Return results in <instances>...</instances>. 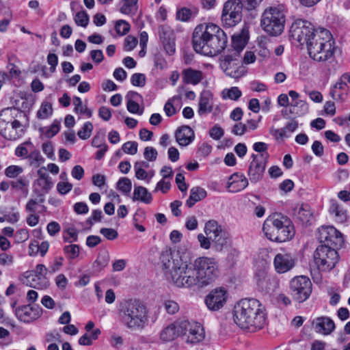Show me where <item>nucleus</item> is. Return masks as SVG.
Returning a JSON list of instances; mask_svg holds the SVG:
<instances>
[{"instance_id":"f257e3e1","label":"nucleus","mask_w":350,"mask_h":350,"mask_svg":"<svg viewBox=\"0 0 350 350\" xmlns=\"http://www.w3.org/2000/svg\"><path fill=\"white\" fill-rule=\"evenodd\" d=\"M228 38L226 33L213 23L198 25L193 33L194 50L206 56H215L226 47Z\"/></svg>"},{"instance_id":"f03ea898","label":"nucleus","mask_w":350,"mask_h":350,"mask_svg":"<svg viewBox=\"0 0 350 350\" xmlns=\"http://www.w3.org/2000/svg\"><path fill=\"white\" fill-rule=\"evenodd\" d=\"M234 321L241 329L250 332L261 329L265 323V314L256 299H245L234 308Z\"/></svg>"},{"instance_id":"7ed1b4c3","label":"nucleus","mask_w":350,"mask_h":350,"mask_svg":"<svg viewBox=\"0 0 350 350\" xmlns=\"http://www.w3.org/2000/svg\"><path fill=\"white\" fill-rule=\"evenodd\" d=\"M118 315L120 323L131 330L142 329L148 321L145 305L137 299L122 301L120 305Z\"/></svg>"},{"instance_id":"20e7f679","label":"nucleus","mask_w":350,"mask_h":350,"mask_svg":"<svg viewBox=\"0 0 350 350\" xmlns=\"http://www.w3.org/2000/svg\"><path fill=\"white\" fill-rule=\"evenodd\" d=\"M306 46L310 57L314 61L324 62L334 55V41L330 32L325 29L316 30Z\"/></svg>"},{"instance_id":"39448f33","label":"nucleus","mask_w":350,"mask_h":350,"mask_svg":"<svg viewBox=\"0 0 350 350\" xmlns=\"http://www.w3.org/2000/svg\"><path fill=\"white\" fill-rule=\"evenodd\" d=\"M262 230L269 239L277 242L290 240L295 234L291 221L282 215H274L267 218L263 224Z\"/></svg>"},{"instance_id":"423d86ee","label":"nucleus","mask_w":350,"mask_h":350,"mask_svg":"<svg viewBox=\"0 0 350 350\" xmlns=\"http://www.w3.org/2000/svg\"><path fill=\"white\" fill-rule=\"evenodd\" d=\"M166 278L177 287L191 288L198 286L193 264L189 265L182 258L175 262L174 270L166 273Z\"/></svg>"},{"instance_id":"0eeeda50","label":"nucleus","mask_w":350,"mask_h":350,"mask_svg":"<svg viewBox=\"0 0 350 350\" xmlns=\"http://www.w3.org/2000/svg\"><path fill=\"white\" fill-rule=\"evenodd\" d=\"M193 264L199 287L209 285L219 275L218 264L213 258L199 257L194 260Z\"/></svg>"},{"instance_id":"6e6552de","label":"nucleus","mask_w":350,"mask_h":350,"mask_svg":"<svg viewBox=\"0 0 350 350\" xmlns=\"http://www.w3.org/2000/svg\"><path fill=\"white\" fill-rule=\"evenodd\" d=\"M285 15L279 7L271 6L265 9L261 16L260 25L270 36L280 35L284 28Z\"/></svg>"},{"instance_id":"1a4fd4ad","label":"nucleus","mask_w":350,"mask_h":350,"mask_svg":"<svg viewBox=\"0 0 350 350\" xmlns=\"http://www.w3.org/2000/svg\"><path fill=\"white\" fill-rule=\"evenodd\" d=\"M314 262L321 271H329L334 269L339 260L337 251L332 247L321 245L317 247L313 254Z\"/></svg>"},{"instance_id":"9d476101","label":"nucleus","mask_w":350,"mask_h":350,"mask_svg":"<svg viewBox=\"0 0 350 350\" xmlns=\"http://www.w3.org/2000/svg\"><path fill=\"white\" fill-rule=\"evenodd\" d=\"M220 62L221 68L230 77L239 79L246 72L245 68L243 66V61L237 52L227 54L220 59Z\"/></svg>"},{"instance_id":"9b49d317","label":"nucleus","mask_w":350,"mask_h":350,"mask_svg":"<svg viewBox=\"0 0 350 350\" xmlns=\"http://www.w3.org/2000/svg\"><path fill=\"white\" fill-rule=\"evenodd\" d=\"M243 4L241 0H228L222 10L221 21L228 27L235 26L241 21Z\"/></svg>"},{"instance_id":"f8f14e48","label":"nucleus","mask_w":350,"mask_h":350,"mask_svg":"<svg viewBox=\"0 0 350 350\" xmlns=\"http://www.w3.org/2000/svg\"><path fill=\"white\" fill-rule=\"evenodd\" d=\"M312 25L307 21L301 19L296 20L291 27V36L298 42L301 45L306 44L307 46L309 40L316 33Z\"/></svg>"},{"instance_id":"ddd939ff","label":"nucleus","mask_w":350,"mask_h":350,"mask_svg":"<svg viewBox=\"0 0 350 350\" xmlns=\"http://www.w3.org/2000/svg\"><path fill=\"white\" fill-rule=\"evenodd\" d=\"M290 289L293 298L298 302H303L312 292V283L306 276H297L291 281Z\"/></svg>"},{"instance_id":"4468645a","label":"nucleus","mask_w":350,"mask_h":350,"mask_svg":"<svg viewBox=\"0 0 350 350\" xmlns=\"http://www.w3.org/2000/svg\"><path fill=\"white\" fill-rule=\"evenodd\" d=\"M318 239L330 247H342L344 239L342 234L333 226H321L318 230Z\"/></svg>"},{"instance_id":"2eb2a0df","label":"nucleus","mask_w":350,"mask_h":350,"mask_svg":"<svg viewBox=\"0 0 350 350\" xmlns=\"http://www.w3.org/2000/svg\"><path fill=\"white\" fill-rule=\"evenodd\" d=\"M252 157L253 159L249 166L248 176L252 183H257L263 176L269 154L262 153L258 155L253 154Z\"/></svg>"},{"instance_id":"dca6fc26","label":"nucleus","mask_w":350,"mask_h":350,"mask_svg":"<svg viewBox=\"0 0 350 350\" xmlns=\"http://www.w3.org/2000/svg\"><path fill=\"white\" fill-rule=\"evenodd\" d=\"M25 132V127L17 120L13 122H6L0 119V133L8 140H15L22 136Z\"/></svg>"},{"instance_id":"f3484780","label":"nucleus","mask_w":350,"mask_h":350,"mask_svg":"<svg viewBox=\"0 0 350 350\" xmlns=\"http://www.w3.org/2000/svg\"><path fill=\"white\" fill-rule=\"evenodd\" d=\"M227 292L224 288L212 290L205 298V303L211 310L216 311L221 308L227 299Z\"/></svg>"},{"instance_id":"a211bd4d","label":"nucleus","mask_w":350,"mask_h":350,"mask_svg":"<svg viewBox=\"0 0 350 350\" xmlns=\"http://www.w3.org/2000/svg\"><path fill=\"white\" fill-rule=\"evenodd\" d=\"M275 271L279 273H286L295 265V259L290 254H278L273 261Z\"/></svg>"},{"instance_id":"6ab92c4d","label":"nucleus","mask_w":350,"mask_h":350,"mask_svg":"<svg viewBox=\"0 0 350 350\" xmlns=\"http://www.w3.org/2000/svg\"><path fill=\"white\" fill-rule=\"evenodd\" d=\"M35 272L36 275H31L32 282L27 284L35 288H42L44 287H46L48 286V281L45 278V275L47 273V269L46 267L42 264H38L36 267Z\"/></svg>"},{"instance_id":"aec40b11","label":"nucleus","mask_w":350,"mask_h":350,"mask_svg":"<svg viewBox=\"0 0 350 350\" xmlns=\"http://www.w3.org/2000/svg\"><path fill=\"white\" fill-rule=\"evenodd\" d=\"M17 318L25 323H30L38 318L40 312L38 309L34 308L29 305L22 306L15 310Z\"/></svg>"},{"instance_id":"412c9836","label":"nucleus","mask_w":350,"mask_h":350,"mask_svg":"<svg viewBox=\"0 0 350 350\" xmlns=\"http://www.w3.org/2000/svg\"><path fill=\"white\" fill-rule=\"evenodd\" d=\"M316 332L324 335H328L335 328L334 322L329 317H321L314 319L312 322Z\"/></svg>"},{"instance_id":"4be33fe9","label":"nucleus","mask_w":350,"mask_h":350,"mask_svg":"<svg viewBox=\"0 0 350 350\" xmlns=\"http://www.w3.org/2000/svg\"><path fill=\"white\" fill-rule=\"evenodd\" d=\"M248 185V180L243 174L234 173L228 179V188L231 192H238Z\"/></svg>"},{"instance_id":"5701e85b","label":"nucleus","mask_w":350,"mask_h":350,"mask_svg":"<svg viewBox=\"0 0 350 350\" xmlns=\"http://www.w3.org/2000/svg\"><path fill=\"white\" fill-rule=\"evenodd\" d=\"M175 137L180 146H186L193 140L194 133L189 126H183L176 131Z\"/></svg>"},{"instance_id":"b1692460","label":"nucleus","mask_w":350,"mask_h":350,"mask_svg":"<svg viewBox=\"0 0 350 350\" xmlns=\"http://www.w3.org/2000/svg\"><path fill=\"white\" fill-rule=\"evenodd\" d=\"M204 78L202 71L191 68L184 69L182 72L183 83L196 85L201 82Z\"/></svg>"},{"instance_id":"393cba45","label":"nucleus","mask_w":350,"mask_h":350,"mask_svg":"<svg viewBox=\"0 0 350 350\" xmlns=\"http://www.w3.org/2000/svg\"><path fill=\"white\" fill-rule=\"evenodd\" d=\"M189 328V334L187 338V342L197 343L204 339V329L200 323L193 322L190 323Z\"/></svg>"},{"instance_id":"a878e982","label":"nucleus","mask_w":350,"mask_h":350,"mask_svg":"<svg viewBox=\"0 0 350 350\" xmlns=\"http://www.w3.org/2000/svg\"><path fill=\"white\" fill-rule=\"evenodd\" d=\"M179 258H180L177 257L176 258H173L170 251L165 250L161 252L160 260L163 269L165 271V275L166 273H169L172 270H174L175 262Z\"/></svg>"},{"instance_id":"bb28decb","label":"nucleus","mask_w":350,"mask_h":350,"mask_svg":"<svg viewBox=\"0 0 350 350\" xmlns=\"http://www.w3.org/2000/svg\"><path fill=\"white\" fill-rule=\"evenodd\" d=\"M132 200L133 201H141L145 204H150L152 197L146 188L142 186L135 185Z\"/></svg>"},{"instance_id":"cd10ccee","label":"nucleus","mask_w":350,"mask_h":350,"mask_svg":"<svg viewBox=\"0 0 350 350\" xmlns=\"http://www.w3.org/2000/svg\"><path fill=\"white\" fill-rule=\"evenodd\" d=\"M33 193L36 197L29 199L25 205V211L31 213H35L38 205L44 202V197H43V193H40L38 189H33Z\"/></svg>"},{"instance_id":"c85d7f7f","label":"nucleus","mask_w":350,"mask_h":350,"mask_svg":"<svg viewBox=\"0 0 350 350\" xmlns=\"http://www.w3.org/2000/svg\"><path fill=\"white\" fill-rule=\"evenodd\" d=\"M211 239L212 240L213 247L215 250L216 251H221L228 246L229 236L226 231L222 230L214 237L211 235Z\"/></svg>"},{"instance_id":"c756f323","label":"nucleus","mask_w":350,"mask_h":350,"mask_svg":"<svg viewBox=\"0 0 350 350\" xmlns=\"http://www.w3.org/2000/svg\"><path fill=\"white\" fill-rule=\"evenodd\" d=\"M207 196L206 190L200 187H194L190 190V196L186 201V204L192 207L197 202L205 198Z\"/></svg>"},{"instance_id":"7c9ffc66","label":"nucleus","mask_w":350,"mask_h":350,"mask_svg":"<svg viewBox=\"0 0 350 350\" xmlns=\"http://www.w3.org/2000/svg\"><path fill=\"white\" fill-rule=\"evenodd\" d=\"M293 214L302 223H308L312 217V213L308 204L297 206L293 209Z\"/></svg>"},{"instance_id":"2f4dec72","label":"nucleus","mask_w":350,"mask_h":350,"mask_svg":"<svg viewBox=\"0 0 350 350\" xmlns=\"http://www.w3.org/2000/svg\"><path fill=\"white\" fill-rule=\"evenodd\" d=\"M212 98L208 93H204L201 95L199 100L198 113L200 115L210 113L213 109Z\"/></svg>"},{"instance_id":"473e14b6","label":"nucleus","mask_w":350,"mask_h":350,"mask_svg":"<svg viewBox=\"0 0 350 350\" xmlns=\"http://www.w3.org/2000/svg\"><path fill=\"white\" fill-rule=\"evenodd\" d=\"M53 186V182L51 177L44 179H37L33 183V189H38L40 193H43V197L47 193Z\"/></svg>"},{"instance_id":"72a5a7b5","label":"nucleus","mask_w":350,"mask_h":350,"mask_svg":"<svg viewBox=\"0 0 350 350\" xmlns=\"http://www.w3.org/2000/svg\"><path fill=\"white\" fill-rule=\"evenodd\" d=\"M257 285L262 291H268L271 289V278L265 271L256 274Z\"/></svg>"},{"instance_id":"f704fd0d","label":"nucleus","mask_w":350,"mask_h":350,"mask_svg":"<svg viewBox=\"0 0 350 350\" xmlns=\"http://www.w3.org/2000/svg\"><path fill=\"white\" fill-rule=\"evenodd\" d=\"M246 44V40L241 36H234L232 38V50L230 52V53H235L237 52L239 55H240V53L245 48Z\"/></svg>"},{"instance_id":"c9c22d12","label":"nucleus","mask_w":350,"mask_h":350,"mask_svg":"<svg viewBox=\"0 0 350 350\" xmlns=\"http://www.w3.org/2000/svg\"><path fill=\"white\" fill-rule=\"evenodd\" d=\"M73 105H75L74 111L76 113H79L81 114H83L87 116L88 118H90L92 116V111L91 109H88L86 105H83L82 104L81 99L75 96L73 98Z\"/></svg>"},{"instance_id":"e433bc0d","label":"nucleus","mask_w":350,"mask_h":350,"mask_svg":"<svg viewBox=\"0 0 350 350\" xmlns=\"http://www.w3.org/2000/svg\"><path fill=\"white\" fill-rule=\"evenodd\" d=\"M222 230L221 226L215 220H210L205 224L204 232L207 236H209L210 239L211 235L214 237Z\"/></svg>"},{"instance_id":"4c0bfd02","label":"nucleus","mask_w":350,"mask_h":350,"mask_svg":"<svg viewBox=\"0 0 350 350\" xmlns=\"http://www.w3.org/2000/svg\"><path fill=\"white\" fill-rule=\"evenodd\" d=\"M29 183V182L27 178L21 176L16 180L11 181L10 186L12 189L22 191L27 195L28 193L27 187Z\"/></svg>"},{"instance_id":"58836bf2","label":"nucleus","mask_w":350,"mask_h":350,"mask_svg":"<svg viewBox=\"0 0 350 350\" xmlns=\"http://www.w3.org/2000/svg\"><path fill=\"white\" fill-rule=\"evenodd\" d=\"M291 113H295L299 116L304 115L308 111V106L304 100H297L291 105Z\"/></svg>"},{"instance_id":"ea45409f","label":"nucleus","mask_w":350,"mask_h":350,"mask_svg":"<svg viewBox=\"0 0 350 350\" xmlns=\"http://www.w3.org/2000/svg\"><path fill=\"white\" fill-rule=\"evenodd\" d=\"M159 38L161 42L174 40V34L170 27L161 25L159 28Z\"/></svg>"},{"instance_id":"a19ab883","label":"nucleus","mask_w":350,"mask_h":350,"mask_svg":"<svg viewBox=\"0 0 350 350\" xmlns=\"http://www.w3.org/2000/svg\"><path fill=\"white\" fill-rule=\"evenodd\" d=\"M177 337L175 327L172 323L164 328L161 332V338L163 341H172Z\"/></svg>"},{"instance_id":"79ce46f5","label":"nucleus","mask_w":350,"mask_h":350,"mask_svg":"<svg viewBox=\"0 0 350 350\" xmlns=\"http://www.w3.org/2000/svg\"><path fill=\"white\" fill-rule=\"evenodd\" d=\"M197 10H191L187 8H182L176 12V18L180 21H188L193 16L196 15Z\"/></svg>"},{"instance_id":"37998d69","label":"nucleus","mask_w":350,"mask_h":350,"mask_svg":"<svg viewBox=\"0 0 350 350\" xmlns=\"http://www.w3.org/2000/svg\"><path fill=\"white\" fill-rule=\"evenodd\" d=\"M53 113V108L51 103L43 102L37 111L36 116L38 119H46Z\"/></svg>"},{"instance_id":"c03bdc74","label":"nucleus","mask_w":350,"mask_h":350,"mask_svg":"<svg viewBox=\"0 0 350 350\" xmlns=\"http://www.w3.org/2000/svg\"><path fill=\"white\" fill-rule=\"evenodd\" d=\"M124 1L120 12L124 14H135L137 10V0H124Z\"/></svg>"},{"instance_id":"a18cd8bd","label":"nucleus","mask_w":350,"mask_h":350,"mask_svg":"<svg viewBox=\"0 0 350 350\" xmlns=\"http://www.w3.org/2000/svg\"><path fill=\"white\" fill-rule=\"evenodd\" d=\"M190 323L187 320H178L172 323L175 327L177 336L186 335L187 329L189 327Z\"/></svg>"},{"instance_id":"49530a36","label":"nucleus","mask_w":350,"mask_h":350,"mask_svg":"<svg viewBox=\"0 0 350 350\" xmlns=\"http://www.w3.org/2000/svg\"><path fill=\"white\" fill-rule=\"evenodd\" d=\"M92 130V124L90 122H86L81 129L78 131L77 135L81 139H87L91 136Z\"/></svg>"},{"instance_id":"de8ad7c7","label":"nucleus","mask_w":350,"mask_h":350,"mask_svg":"<svg viewBox=\"0 0 350 350\" xmlns=\"http://www.w3.org/2000/svg\"><path fill=\"white\" fill-rule=\"evenodd\" d=\"M297 122L292 120L281 129L280 134H282L283 136H286V137H289L291 134L293 133L297 129Z\"/></svg>"},{"instance_id":"09e8293b","label":"nucleus","mask_w":350,"mask_h":350,"mask_svg":"<svg viewBox=\"0 0 350 350\" xmlns=\"http://www.w3.org/2000/svg\"><path fill=\"white\" fill-rule=\"evenodd\" d=\"M29 161L31 165L38 167L40 165L44 163V159L40 154L38 150L31 152L28 156Z\"/></svg>"},{"instance_id":"8fccbe9b","label":"nucleus","mask_w":350,"mask_h":350,"mask_svg":"<svg viewBox=\"0 0 350 350\" xmlns=\"http://www.w3.org/2000/svg\"><path fill=\"white\" fill-rule=\"evenodd\" d=\"M117 187L119 190L124 193H128L131 191L132 183L130 179L123 177L119 179L117 183Z\"/></svg>"},{"instance_id":"3c124183","label":"nucleus","mask_w":350,"mask_h":350,"mask_svg":"<svg viewBox=\"0 0 350 350\" xmlns=\"http://www.w3.org/2000/svg\"><path fill=\"white\" fill-rule=\"evenodd\" d=\"M224 97L237 100L241 96V91L237 87H232L228 90H224Z\"/></svg>"},{"instance_id":"603ef678","label":"nucleus","mask_w":350,"mask_h":350,"mask_svg":"<svg viewBox=\"0 0 350 350\" xmlns=\"http://www.w3.org/2000/svg\"><path fill=\"white\" fill-rule=\"evenodd\" d=\"M115 29L118 34L124 36L129 32L130 25L124 20H119L116 23Z\"/></svg>"},{"instance_id":"864d4df0","label":"nucleus","mask_w":350,"mask_h":350,"mask_svg":"<svg viewBox=\"0 0 350 350\" xmlns=\"http://www.w3.org/2000/svg\"><path fill=\"white\" fill-rule=\"evenodd\" d=\"M329 212L331 214L334 215L336 218L340 221H342L345 219V214L344 211L340 208L338 204L336 202L332 203Z\"/></svg>"},{"instance_id":"5fc2aeb1","label":"nucleus","mask_w":350,"mask_h":350,"mask_svg":"<svg viewBox=\"0 0 350 350\" xmlns=\"http://www.w3.org/2000/svg\"><path fill=\"white\" fill-rule=\"evenodd\" d=\"M75 21L77 25L85 27L89 22V16L85 11L79 12L75 15Z\"/></svg>"},{"instance_id":"6e6d98bb","label":"nucleus","mask_w":350,"mask_h":350,"mask_svg":"<svg viewBox=\"0 0 350 350\" xmlns=\"http://www.w3.org/2000/svg\"><path fill=\"white\" fill-rule=\"evenodd\" d=\"M64 250L68 257L71 259L77 258L79 254V247L75 244L65 246Z\"/></svg>"},{"instance_id":"4d7b16f0","label":"nucleus","mask_w":350,"mask_h":350,"mask_svg":"<svg viewBox=\"0 0 350 350\" xmlns=\"http://www.w3.org/2000/svg\"><path fill=\"white\" fill-rule=\"evenodd\" d=\"M23 168L18 165H10L5 170V174L9 178H16L23 172Z\"/></svg>"},{"instance_id":"13d9d810","label":"nucleus","mask_w":350,"mask_h":350,"mask_svg":"<svg viewBox=\"0 0 350 350\" xmlns=\"http://www.w3.org/2000/svg\"><path fill=\"white\" fill-rule=\"evenodd\" d=\"M131 81L134 86L144 87L146 83V77L142 73H135L132 75Z\"/></svg>"},{"instance_id":"bf43d9fd","label":"nucleus","mask_w":350,"mask_h":350,"mask_svg":"<svg viewBox=\"0 0 350 350\" xmlns=\"http://www.w3.org/2000/svg\"><path fill=\"white\" fill-rule=\"evenodd\" d=\"M137 143L135 142H127L122 146V150L130 154H135L137 152Z\"/></svg>"},{"instance_id":"052dcab7","label":"nucleus","mask_w":350,"mask_h":350,"mask_svg":"<svg viewBox=\"0 0 350 350\" xmlns=\"http://www.w3.org/2000/svg\"><path fill=\"white\" fill-rule=\"evenodd\" d=\"M100 232L108 240H114L118 236L117 230L113 228H103Z\"/></svg>"},{"instance_id":"680f3d73","label":"nucleus","mask_w":350,"mask_h":350,"mask_svg":"<svg viewBox=\"0 0 350 350\" xmlns=\"http://www.w3.org/2000/svg\"><path fill=\"white\" fill-rule=\"evenodd\" d=\"M65 241L72 243L77 241V232L73 227H70L66 230V234L64 235Z\"/></svg>"},{"instance_id":"e2e57ef3","label":"nucleus","mask_w":350,"mask_h":350,"mask_svg":"<svg viewBox=\"0 0 350 350\" xmlns=\"http://www.w3.org/2000/svg\"><path fill=\"white\" fill-rule=\"evenodd\" d=\"M144 157L149 161H155L157 157V151L153 147H146L144 149Z\"/></svg>"},{"instance_id":"0e129e2a","label":"nucleus","mask_w":350,"mask_h":350,"mask_svg":"<svg viewBox=\"0 0 350 350\" xmlns=\"http://www.w3.org/2000/svg\"><path fill=\"white\" fill-rule=\"evenodd\" d=\"M72 189V185L68 182H59L57 185V190L62 195L67 194Z\"/></svg>"},{"instance_id":"69168bd1","label":"nucleus","mask_w":350,"mask_h":350,"mask_svg":"<svg viewBox=\"0 0 350 350\" xmlns=\"http://www.w3.org/2000/svg\"><path fill=\"white\" fill-rule=\"evenodd\" d=\"M59 131V122L57 120H55L51 126L46 130L45 136L47 138L53 137Z\"/></svg>"},{"instance_id":"338daca9","label":"nucleus","mask_w":350,"mask_h":350,"mask_svg":"<svg viewBox=\"0 0 350 350\" xmlns=\"http://www.w3.org/2000/svg\"><path fill=\"white\" fill-rule=\"evenodd\" d=\"M164 306L166 311L171 314L176 313L179 308L178 304L172 300L165 301Z\"/></svg>"},{"instance_id":"774afa93","label":"nucleus","mask_w":350,"mask_h":350,"mask_svg":"<svg viewBox=\"0 0 350 350\" xmlns=\"http://www.w3.org/2000/svg\"><path fill=\"white\" fill-rule=\"evenodd\" d=\"M209 135L213 139L219 140L224 135V131L220 126L215 125L210 130Z\"/></svg>"}]
</instances>
